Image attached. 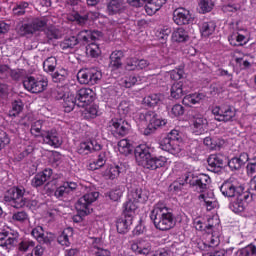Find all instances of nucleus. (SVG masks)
<instances>
[{
  "mask_svg": "<svg viewBox=\"0 0 256 256\" xmlns=\"http://www.w3.org/2000/svg\"><path fill=\"white\" fill-rule=\"evenodd\" d=\"M149 201V191L141 188H135L128 192V199L122 205V213L124 217L116 220L117 232L121 235L129 233L131 225H133V216L136 209H139L138 203L144 204Z\"/></svg>",
  "mask_w": 256,
  "mask_h": 256,
  "instance_id": "nucleus-1",
  "label": "nucleus"
},
{
  "mask_svg": "<svg viewBox=\"0 0 256 256\" xmlns=\"http://www.w3.org/2000/svg\"><path fill=\"white\" fill-rule=\"evenodd\" d=\"M153 149L147 144H140L134 150L135 159L138 165L149 171H157L167 165V157L154 156L151 153Z\"/></svg>",
  "mask_w": 256,
  "mask_h": 256,
  "instance_id": "nucleus-2",
  "label": "nucleus"
},
{
  "mask_svg": "<svg viewBox=\"0 0 256 256\" xmlns=\"http://www.w3.org/2000/svg\"><path fill=\"white\" fill-rule=\"evenodd\" d=\"M150 219L159 231H169L175 227V214L173 209L167 207V204L158 202L153 206L150 213Z\"/></svg>",
  "mask_w": 256,
  "mask_h": 256,
  "instance_id": "nucleus-3",
  "label": "nucleus"
},
{
  "mask_svg": "<svg viewBox=\"0 0 256 256\" xmlns=\"http://www.w3.org/2000/svg\"><path fill=\"white\" fill-rule=\"evenodd\" d=\"M134 119L138 125H146L144 135H152L159 127L167 125V120L161 118L155 111L138 112Z\"/></svg>",
  "mask_w": 256,
  "mask_h": 256,
  "instance_id": "nucleus-4",
  "label": "nucleus"
},
{
  "mask_svg": "<svg viewBox=\"0 0 256 256\" xmlns=\"http://www.w3.org/2000/svg\"><path fill=\"white\" fill-rule=\"evenodd\" d=\"M100 35L101 32L99 31L81 30L77 36H70L65 38L60 43V48L62 51H67V49H73L75 45H79V43L87 45L88 43H91V41H97Z\"/></svg>",
  "mask_w": 256,
  "mask_h": 256,
  "instance_id": "nucleus-5",
  "label": "nucleus"
},
{
  "mask_svg": "<svg viewBox=\"0 0 256 256\" xmlns=\"http://www.w3.org/2000/svg\"><path fill=\"white\" fill-rule=\"evenodd\" d=\"M4 202L14 209H22L27 205V198H25V188L13 186L9 188L4 194Z\"/></svg>",
  "mask_w": 256,
  "mask_h": 256,
  "instance_id": "nucleus-6",
  "label": "nucleus"
},
{
  "mask_svg": "<svg viewBox=\"0 0 256 256\" xmlns=\"http://www.w3.org/2000/svg\"><path fill=\"white\" fill-rule=\"evenodd\" d=\"M23 87L29 93H43L49 87V80L46 77L27 76L23 80Z\"/></svg>",
  "mask_w": 256,
  "mask_h": 256,
  "instance_id": "nucleus-7",
  "label": "nucleus"
},
{
  "mask_svg": "<svg viewBox=\"0 0 256 256\" xmlns=\"http://www.w3.org/2000/svg\"><path fill=\"white\" fill-rule=\"evenodd\" d=\"M108 129L116 139L127 137L131 131V124L123 118H112L108 122Z\"/></svg>",
  "mask_w": 256,
  "mask_h": 256,
  "instance_id": "nucleus-8",
  "label": "nucleus"
},
{
  "mask_svg": "<svg viewBox=\"0 0 256 256\" xmlns=\"http://www.w3.org/2000/svg\"><path fill=\"white\" fill-rule=\"evenodd\" d=\"M102 77L103 74L97 68H86L77 73V79L80 85H97Z\"/></svg>",
  "mask_w": 256,
  "mask_h": 256,
  "instance_id": "nucleus-9",
  "label": "nucleus"
},
{
  "mask_svg": "<svg viewBox=\"0 0 256 256\" xmlns=\"http://www.w3.org/2000/svg\"><path fill=\"white\" fill-rule=\"evenodd\" d=\"M99 197V192H90L84 194L81 198L78 199L76 203V210L80 215H90L93 212L91 205L97 201Z\"/></svg>",
  "mask_w": 256,
  "mask_h": 256,
  "instance_id": "nucleus-10",
  "label": "nucleus"
},
{
  "mask_svg": "<svg viewBox=\"0 0 256 256\" xmlns=\"http://www.w3.org/2000/svg\"><path fill=\"white\" fill-rule=\"evenodd\" d=\"M182 179L184 181L182 185L189 183V185L195 187L198 193H205V191H207V186L211 183V177L206 174H200L195 180H190L191 173L187 172L182 176Z\"/></svg>",
  "mask_w": 256,
  "mask_h": 256,
  "instance_id": "nucleus-11",
  "label": "nucleus"
},
{
  "mask_svg": "<svg viewBox=\"0 0 256 256\" xmlns=\"http://www.w3.org/2000/svg\"><path fill=\"white\" fill-rule=\"evenodd\" d=\"M132 7H143L145 5V11L147 15H155L156 11H159L161 7L167 3V0H127ZM146 3V4H145Z\"/></svg>",
  "mask_w": 256,
  "mask_h": 256,
  "instance_id": "nucleus-12",
  "label": "nucleus"
},
{
  "mask_svg": "<svg viewBox=\"0 0 256 256\" xmlns=\"http://www.w3.org/2000/svg\"><path fill=\"white\" fill-rule=\"evenodd\" d=\"M212 113L215 116L216 121H223L224 123H229L235 119V108L231 105L222 104L221 106H215L212 108Z\"/></svg>",
  "mask_w": 256,
  "mask_h": 256,
  "instance_id": "nucleus-13",
  "label": "nucleus"
},
{
  "mask_svg": "<svg viewBox=\"0 0 256 256\" xmlns=\"http://www.w3.org/2000/svg\"><path fill=\"white\" fill-rule=\"evenodd\" d=\"M19 243V232L10 230L0 233V247L6 251H11Z\"/></svg>",
  "mask_w": 256,
  "mask_h": 256,
  "instance_id": "nucleus-14",
  "label": "nucleus"
},
{
  "mask_svg": "<svg viewBox=\"0 0 256 256\" xmlns=\"http://www.w3.org/2000/svg\"><path fill=\"white\" fill-rule=\"evenodd\" d=\"M103 149V143L99 138H90L88 141L81 142L78 145L77 151L79 155H89L93 151H101Z\"/></svg>",
  "mask_w": 256,
  "mask_h": 256,
  "instance_id": "nucleus-15",
  "label": "nucleus"
},
{
  "mask_svg": "<svg viewBox=\"0 0 256 256\" xmlns=\"http://www.w3.org/2000/svg\"><path fill=\"white\" fill-rule=\"evenodd\" d=\"M173 21L176 25L183 26V25H191L193 23L194 18L191 11L187 10L186 8L180 7L176 8L173 11Z\"/></svg>",
  "mask_w": 256,
  "mask_h": 256,
  "instance_id": "nucleus-16",
  "label": "nucleus"
},
{
  "mask_svg": "<svg viewBox=\"0 0 256 256\" xmlns=\"http://www.w3.org/2000/svg\"><path fill=\"white\" fill-rule=\"evenodd\" d=\"M220 192L224 197H237L243 193V187L237 185L233 180H225L220 186Z\"/></svg>",
  "mask_w": 256,
  "mask_h": 256,
  "instance_id": "nucleus-17",
  "label": "nucleus"
},
{
  "mask_svg": "<svg viewBox=\"0 0 256 256\" xmlns=\"http://www.w3.org/2000/svg\"><path fill=\"white\" fill-rule=\"evenodd\" d=\"M41 137L46 145L54 147V149L61 147L63 144V140L59 137V132L56 129L42 131Z\"/></svg>",
  "mask_w": 256,
  "mask_h": 256,
  "instance_id": "nucleus-18",
  "label": "nucleus"
},
{
  "mask_svg": "<svg viewBox=\"0 0 256 256\" xmlns=\"http://www.w3.org/2000/svg\"><path fill=\"white\" fill-rule=\"evenodd\" d=\"M248 199H249V194L245 192L238 194V196H236V199H234L229 204L230 211H232L233 213H236V215L243 213L245 211V207L247 205Z\"/></svg>",
  "mask_w": 256,
  "mask_h": 256,
  "instance_id": "nucleus-19",
  "label": "nucleus"
},
{
  "mask_svg": "<svg viewBox=\"0 0 256 256\" xmlns=\"http://www.w3.org/2000/svg\"><path fill=\"white\" fill-rule=\"evenodd\" d=\"M160 145L163 151H167L168 153H171V155H174L175 157H179L181 155V151H183V140H163Z\"/></svg>",
  "mask_w": 256,
  "mask_h": 256,
  "instance_id": "nucleus-20",
  "label": "nucleus"
},
{
  "mask_svg": "<svg viewBox=\"0 0 256 256\" xmlns=\"http://www.w3.org/2000/svg\"><path fill=\"white\" fill-rule=\"evenodd\" d=\"M53 176V169L51 168H46L42 172H39L35 174L33 179L31 180V185L32 187H35L36 189L38 187H43L49 179Z\"/></svg>",
  "mask_w": 256,
  "mask_h": 256,
  "instance_id": "nucleus-21",
  "label": "nucleus"
},
{
  "mask_svg": "<svg viewBox=\"0 0 256 256\" xmlns=\"http://www.w3.org/2000/svg\"><path fill=\"white\" fill-rule=\"evenodd\" d=\"M153 247L145 240H135L131 244V250L135 255H151Z\"/></svg>",
  "mask_w": 256,
  "mask_h": 256,
  "instance_id": "nucleus-22",
  "label": "nucleus"
},
{
  "mask_svg": "<svg viewBox=\"0 0 256 256\" xmlns=\"http://www.w3.org/2000/svg\"><path fill=\"white\" fill-rule=\"evenodd\" d=\"M76 99L85 107L95 101V92L91 88H81L76 93Z\"/></svg>",
  "mask_w": 256,
  "mask_h": 256,
  "instance_id": "nucleus-23",
  "label": "nucleus"
},
{
  "mask_svg": "<svg viewBox=\"0 0 256 256\" xmlns=\"http://www.w3.org/2000/svg\"><path fill=\"white\" fill-rule=\"evenodd\" d=\"M208 125L209 122L207 121V118L203 116H195L191 123V129L195 135H203L204 133H207Z\"/></svg>",
  "mask_w": 256,
  "mask_h": 256,
  "instance_id": "nucleus-24",
  "label": "nucleus"
},
{
  "mask_svg": "<svg viewBox=\"0 0 256 256\" xmlns=\"http://www.w3.org/2000/svg\"><path fill=\"white\" fill-rule=\"evenodd\" d=\"M31 235L40 243V245H51V241H53V238L50 236L51 234H45V230L42 226H36L33 228Z\"/></svg>",
  "mask_w": 256,
  "mask_h": 256,
  "instance_id": "nucleus-25",
  "label": "nucleus"
},
{
  "mask_svg": "<svg viewBox=\"0 0 256 256\" xmlns=\"http://www.w3.org/2000/svg\"><path fill=\"white\" fill-rule=\"evenodd\" d=\"M107 14L110 16L125 13V0H110L107 3Z\"/></svg>",
  "mask_w": 256,
  "mask_h": 256,
  "instance_id": "nucleus-26",
  "label": "nucleus"
},
{
  "mask_svg": "<svg viewBox=\"0 0 256 256\" xmlns=\"http://www.w3.org/2000/svg\"><path fill=\"white\" fill-rule=\"evenodd\" d=\"M223 159L225 157L221 154H211L207 159L208 171L219 173V170L223 167Z\"/></svg>",
  "mask_w": 256,
  "mask_h": 256,
  "instance_id": "nucleus-27",
  "label": "nucleus"
},
{
  "mask_svg": "<svg viewBox=\"0 0 256 256\" xmlns=\"http://www.w3.org/2000/svg\"><path fill=\"white\" fill-rule=\"evenodd\" d=\"M77 189V183L76 182H64L61 186L56 188L54 192V197L56 199H61V197H65L69 195V193H73Z\"/></svg>",
  "mask_w": 256,
  "mask_h": 256,
  "instance_id": "nucleus-28",
  "label": "nucleus"
},
{
  "mask_svg": "<svg viewBox=\"0 0 256 256\" xmlns=\"http://www.w3.org/2000/svg\"><path fill=\"white\" fill-rule=\"evenodd\" d=\"M249 162V154L246 152L241 153L239 157H233L228 161V167L231 171H239L245 163Z\"/></svg>",
  "mask_w": 256,
  "mask_h": 256,
  "instance_id": "nucleus-29",
  "label": "nucleus"
},
{
  "mask_svg": "<svg viewBox=\"0 0 256 256\" xmlns=\"http://www.w3.org/2000/svg\"><path fill=\"white\" fill-rule=\"evenodd\" d=\"M219 243H221L219 234L215 232H210L207 237V242H203L202 240L198 241V249H200L201 251H205L207 247H217Z\"/></svg>",
  "mask_w": 256,
  "mask_h": 256,
  "instance_id": "nucleus-30",
  "label": "nucleus"
},
{
  "mask_svg": "<svg viewBox=\"0 0 256 256\" xmlns=\"http://www.w3.org/2000/svg\"><path fill=\"white\" fill-rule=\"evenodd\" d=\"M123 57H125V52L122 50H115L110 55L109 67L114 71L121 69L123 67Z\"/></svg>",
  "mask_w": 256,
  "mask_h": 256,
  "instance_id": "nucleus-31",
  "label": "nucleus"
},
{
  "mask_svg": "<svg viewBox=\"0 0 256 256\" xmlns=\"http://www.w3.org/2000/svg\"><path fill=\"white\" fill-rule=\"evenodd\" d=\"M165 100V95L161 93L156 94H150L143 99V104L146 105V107H157L159 103H163Z\"/></svg>",
  "mask_w": 256,
  "mask_h": 256,
  "instance_id": "nucleus-32",
  "label": "nucleus"
},
{
  "mask_svg": "<svg viewBox=\"0 0 256 256\" xmlns=\"http://www.w3.org/2000/svg\"><path fill=\"white\" fill-rule=\"evenodd\" d=\"M187 87L183 84L182 81L176 82L172 85L170 90V95L173 99H181L185 93H187Z\"/></svg>",
  "mask_w": 256,
  "mask_h": 256,
  "instance_id": "nucleus-33",
  "label": "nucleus"
},
{
  "mask_svg": "<svg viewBox=\"0 0 256 256\" xmlns=\"http://www.w3.org/2000/svg\"><path fill=\"white\" fill-rule=\"evenodd\" d=\"M63 109L65 113H71L77 105V96L73 92H68V95L63 99Z\"/></svg>",
  "mask_w": 256,
  "mask_h": 256,
  "instance_id": "nucleus-34",
  "label": "nucleus"
},
{
  "mask_svg": "<svg viewBox=\"0 0 256 256\" xmlns=\"http://www.w3.org/2000/svg\"><path fill=\"white\" fill-rule=\"evenodd\" d=\"M121 171H123V168L119 165H110L104 172L103 176L105 179H110L113 181L114 179H117L119 175H121Z\"/></svg>",
  "mask_w": 256,
  "mask_h": 256,
  "instance_id": "nucleus-35",
  "label": "nucleus"
},
{
  "mask_svg": "<svg viewBox=\"0 0 256 256\" xmlns=\"http://www.w3.org/2000/svg\"><path fill=\"white\" fill-rule=\"evenodd\" d=\"M203 97V93L188 94L184 96L182 103L185 105V107H192V105H197V103H200Z\"/></svg>",
  "mask_w": 256,
  "mask_h": 256,
  "instance_id": "nucleus-36",
  "label": "nucleus"
},
{
  "mask_svg": "<svg viewBox=\"0 0 256 256\" xmlns=\"http://www.w3.org/2000/svg\"><path fill=\"white\" fill-rule=\"evenodd\" d=\"M215 29H217V24L213 21L203 22L200 25V33L202 37H211V35L215 33Z\"/></svg>",
  "mask_w": 256,
  "mask_h": 256,
  "instance_id": "nucleus-37",
  "label": "nucleus"
},
{
  "mask_svg": "<svg viewBox=\"0 0 256 256\" xmlns=\"http://www.w3.org/2000/svg\"><path fill=\"white\" fill-rule=\"evenodd\" d=\"M172 41L175 43H187L189 41V33L184 28H178L172 33Z\"/></svg>",
  "mask_w": 256,
  "mask_h": 256,
  "instance_id": "nucleus-38",
  "label": "nucleus"
},
{
  "mask_svg": "<svg viewBox=\"0 0 256 256\" xmlns=\"http://www.w3.org/2000/svg\"><path fill=\"white\" fill-rule=\"evenodd\" d=\"M234 63L236 67H239L241 71H247V69H251V59H249V56L242 55V56H235L234 57Z\"/></svg>",
  "mask_w": 256,
  "mask_h": 256,
  "instance_id": "nucleus-39",
  "label": "nucleus"
},
{
  "mask_svg": "<svg viewBox=\"0 0 256 256\" xmlns=\"http://www.w3.org/2000/svg\"><path fill=\"white\" fill-rule=\"evenodd\" d=\"M72 235H73V229L67 228V229L63 230L61 235L58 236L59 245H62V247H69L71 245L69 238Z\"/></svg>",
  "mask_w": 256,
  "mask_h": 256,
  "instance_id": "nucleus-40",
  "label": "nucleus"
},
{
  "mask_svg": "<svg viewBox=\"0 0 256 256\" xmlns=\"http://www.w3.org/2000/svg\"><path fill=\"white\" fill-rule=\"evenodd\" d=\"M118 151L121 155H131L133 152V146H131L128 139H122L118 142Z\"/></svg>",
  "mask_w": 256,
  "mask_h": 256,
  "instance_id": "nucleus-41",
  "label": "nucleus"
},
{
  "mask_svg": "<svg viewBox=\"0 0 256 256\" xmlns=\"http://www.w3.org/2000/svg\"><path fill=\"white\" fill-rule=\"evenodd\" d=\"M69 73L65 68H59L56 72L52 74V80L54 83H63L67 81Z\"/></svg>",
  "mask_w": 256,
  "mask_h": 256,
  "instance_id": "nucleus-42",
  "label": "nucleus"
},
{
  "mask_svg": "<svg viewBox=\"0 0 256 256\" xmlns=\"http://www.w3.org/2000/svg\"><path fill=\"white\" fill-rule=\"evenodd\" d=\"M57 69V58L54 56L48 57L43 62V70L45 73H53Z\"/></svg>",
  "mask_w": 256,
  "mask_h": 256,
  "instance_id": "nucleus-43",
  "label": "nucleus"
},
{
  "mask_svg": "<svg viewBox=\"0 0 256 256\" xmlns=\"http://www.w3.org/2000/svg\"><path fill=\"white\" fill-rule=\"evenodd\" d=\"M137 81H139V77L135 74H127L123 79H122V85L126 89H131V87H135L137 85Z\"/></svg>",
  "mask_w": 256,
  "mask_h": 256,
  "instance_id": "nucleus-44",
  "label": "nucleus"
},
{
  "mask_svg": "<svg viewBox=\"0 0 256 256\" xmlns=\"http://www.w3.org/2000/svg\"><path fill=\"white\" fill-rule=\"evenodd\" d=\"M23 107H24L23 101H21V100L13 101L12 102V108L8 112L9 117H17V116H19L21 111H23Z\"/></svg>",
  "mask_w": 256,
  "mask_h": 256,
  "instance_id": "nucleus-45",
  "label": "nucleus"
},
{
  "mask_svg": "<svg viewBox=\"0 0 256 256\" xmlns=\"http://www.w3.org/2000/svg\"><path fill=\"white\" fill-rule=\"evenodd\" d=\"M10 77L13 81H22L23 83L27 77V71L25 69H11Z\"/></svg>",
  "mask_w": 256,
  "mask_h": 256,
  "instance_id": "nucleus-46",
  "label": "nucleus"
},
{
  "mask_svg": "<svg viewBox=\"0 0 256 256\" xmlns=\"http://www.w3.org/2000/svg\"><path fill=\"white\" fill-rule=\"evenodd\" d=\"M194 227L196 231H202L207 234L212 233L213 231V224L211 223L205 224L201 220H195Z\"/></svg>",
  "mask_w": 256,
  "mask_h": 256,
  "instance_id": "nucleus-47",
  "label": "nucleus"
},
{
  "mask_svg": "<svg viewBox=\"0 0 256 256\" xmlns=\"http://www.w3.org/2000/svg\"><path fill=\"white\" fill-rule=\"evenodd\" d=\"M86 53L90 57H97L98 55H101V48H99V44L90 42L86 46Z\"/></svg>",
  "mask_w": 256,
  "mask_h": 256,
  "instance_id": "nucleus-48",
  "label": "nucleus"
},
{
  "mask_svg": "<svg viewBox=\"0 0 256 256\" xmlns=\"http://www.w3.org/2000/svg\"><path fill=\"white\" fill-rule=\"evenodd\" d=\"M44 34L46 39H48V43L49 41H53V39H59V30L55 26L45 28Z\"/></svg>",
  "mask_w": 256,
  "mask_h": 256,
  "instance_id": "nucleus-49",
  "label": "nucleus"
},
{
  "mask_svg": "<svg viewBox=\"0 0 256 256\" xmlns=\"http://www.w3.org/2000/svg\"><path fill=\"white\" fill-rule=\"evenodd\" d=\"M124 191H125V187H123V186H117V187L113 188L109 192V197H110L111 201H119V199H121V197H123Z\"/></svg>",
  "mask_w": 256,
  "mask_h": 256,
  "instance_id": "nucleus-50",
  "label": "nucleus"
},
{
  "mask_svg": "<svg viewBox=\"0 0 256 256\" xmlns=\"http://www.w3.org/2000/svg\"><path fill=\"white\" fill-rule=\"evenodd\" d=\"M86 119H95L99 115V106L97 104L90 105L84 112Z\"/></svg>",
  "mask_w": 256,
  "mask_h": 256,
  "instance_id": "nucleus-51",
  "label": "nucleus"
},
{
  "mask_svg": "<svg viewBox=\"0 0 256 256\" xmlns=\"http://www.w3.org/2000/svg\"><path fill=\"white\" fill-rule=\"evenodd\" d=\"M19 35L21 37H25L26 35H33L35 33V28H33L32 23L22 24L18 30Z\"/></svg>",
  "mask_w": 256,
  "mask_h": 256,
  "instance_id": "nucleus-52",
  "label": "nucleus"
},
{
  "mask_svg": "<svg viewBox=\"0 0 256 256\" xmlns=\"http://www.w3.org/2000/svg\"><path fill=\"white\" fill-rule=\"evenodd\" d=\"M118 113L120 117H127L131 113V104L127 101L120 102L118 106Z\"/></svg>",
  "mask_w": 256,
  "mask_h": 256,
  "instance_id": "nucleus-53",
  "label": "nucleus"
},
{
  "mask_svg": "<svg viewBox=\"0 0 256 256\" xmlns=\"http://www.w3.org/2000/svg\"><path fill=\"white\" fill-rule=\"evenodd\" d=\"M34 248H35V241L31 239H24L18 245L19 251H23V252H27L29 251V249H34Z\"/></svg>",
  "mask_w": 256,
  "mask_h": 256,
  "instance_id": "nucleus-54",
  "label": "nucleus"
},
{
  "mask_svg": "<svg viewBox=\"0 0 256 256\" xmlns=\"http://www.w3.org/2000/svg\"><path fill=\"white\" fill-rule=\"evenodd\" d=\"M41 129H43V122L41 120H37L32 124L30 131H31V134L34 135V137H41V133L45 131Z\"/></svg>",
  "mask_w": 256,
  "mask_h": 256,
  "instance_id": "nucleus-55",
  "label": "nucleus"
},
{
  "mask_svg": "<svg viewBox=\"0 0 256 256\" xmlns=\"http://www.w3.org/2000/svg\"><path fill=\"white\" fill-rule=\"evenodd\" d=\"M33 151H35V148L33 145L26 146L22 152H20L17 156L18 161H23V159H27V157H31L33 155Z\"/></svg>",
  "mask_w": 256,
  "mask_h": 256,
  "instance_id": "nucleus-56",
  "label": "nucleus"
},
{
  "mask_svg": "<svg viewBox=\"0 0 256 256\" xmlns=\"http://www.w3.org/2000/svg\"><path fill=\"white\" fill-rule=\"evenodd\" d=\"M69 93H71V91H69V87L67 86L57 87L55 91V98L59 101L67 97Z\"/></svg>",
  "mask_w": 256,
  "mask_h": 256,
  "instance_id": "nucleus-57",
  "label": "nucleus"
},
{
  "mask_svg": "<svg viewBox=\"0 0 256 256\" xmlns=\"http://www.w3.org/2000/svg\"><path fill=\"white\" fill-rule=\"evenodd\" d=\"M163 141H183L181 132L177 129L171 130Z\"/></svg>",
  "mask_w": 256,
  "mask_h": 256,
  "instance_id": "nucleus-58",
  "label": "nucleus"
},
{
  "mask_svg": "<svg viewBox=\"0 0 256 256\" xmlns=\"http://www.w3.org/2000/svg\"><path fill=\"white\" fill-rule=\"evenodd\" d=\"M170 113L172 117H181L185 115V107L181 104H175L172 106Z\"/></svg>",
  "mask_w": 256,
  "mask_h": 256,
  "instance_id": "nucleus-59",
  "label": "nucleus"
},
{
  "mask_svg": "<svg viewBox=\"0 0 256 256\" xmlns=\"http://www.w3.org/2000/svg\"><path fill=\"white\" fill-rule=\"evenodd\" d=\"M12 219L18 223H25L29 219V215L25 211H18L12 215Z\"/></svg>",
  "mask_w": 256,
  "mask_h": 256,
  "instance_id": "nucleus-60",
  "label": "nucleus"
},
{
  "mask_svg": "<svg viewBox=\"0 0 256 256\" xmlns=\"http://www.w3.org/2000/svg\"><path fill=\"white\" fill-rule=\"evenodd\" d=\"M240 256H256V246L250 244L240 250Z\"/></svg>",
  "mask_w": 256,
  "mask_h": 256,
  "instance_id": "nucleus-61",
  "label": "nucleus"
},
{
  "mask_svg": "<svg viewBox=\"0 0 256 256\" xmlns=\"http://www.w3.org/2000/svg\"><path fill=\"white\" fill-rule=\"evenodd\" d=\"M199 7L202 13H210V11H213V2L211 0H200Z\"/></svg>",
  "mask_w": 256,
  "mask_h": 256,
  "instance_id": "nucleus-62",
  "label": "nucleus"
},
{
  "mask_svg": "<svg viewBox=\"0 0 256 256\" xmlns=\"http://www.w3.org/2000/svg\"><path fill=\"white\" fill-rule=\"evenodd\" d=\"M32 27L34 29V33H36V31H41V29H43V27L47 26V20L45 19H35L32 22Z\"/></svg>",
  "mask_w": 256,
  "mask_h": 256,
  "instance_id": "nucleus-63",
  "label": "nucleus"
},
{
  "mask_svg": "<svg viewBox=\"0 0 256 256\" xmlns=\"http://www.w3.org/2000/svg\"><path fill=\"white\" fill-rule=\"evenodd\" d=\"M203 256H231L228 250L225 249H219V250H214L207 252L203 254Z\"/></svg>",
  "mask_w": 256,
  "mask_h": 256,
  "instance_id": "nucleus-64",
  "label": "nucleus"
}]
</instances>
